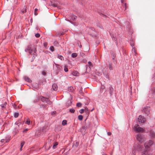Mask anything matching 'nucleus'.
<instances>
[{"label":"nucleus","mask_w":155,"mask_h":155,"mask_svg":"<svg viewBox=\"0 0 155 155\" xmlns=\"http://www.w3.org/2000/svg\"><path fill=\"white\" fill-rule=\"evenodd\" d=\"M25 51H28L30 54L31 55H33L34 57H35L37 56L36 53V49L34 47H31L30 46H28L27 49L25 50Z\"/></svg>","instance_id":"obj_1"},{"label":"nucleus","mask_w":155,"mask_h":155,"mask_svg":"<svg viewBox=\"0 0 155 155\" xmlns=\"http://www.w3.org/2000/svg\"><path fill=\"white\" fill-rule=\"evenodd\" d=\"M153 143V142L151 140H149L147 144V143H145L144 146L146 150H145L144 151V152L143 153V154L141 155H150V154H148V151L147 150H148L149 151V150H150V148L149 147L152 145Z\"/></svg>","instance_id":"obj_2"},{"label":"nucleus","mask_w":155,"mask_h":155,"mask_svg":"<svg viewBox=\"0 0 155 155\" xmlns=\"http://www.w3.org/2000/svg\"><path fill=\"white\" fill-rule=\"evenodd\" d=\"M144 147L140 144H135L134 146V149L133 150L132 153L134 154L135 153V150L138 151H142Z\"/></svg>","instance_id":"obj_3"},{"label":"nucleus","mask_w":155,"mask_h":155,"mask_svg":"<svg viewBox=\"0 0 155 155\" xmlns=\"http://www.w3.org/2000/svg\"><path fill=\"white\" fill-rule=\"evenodd\" d=\"M133 129L136 133L142 132L144 131V128L140 127L138 124H136L134 127Z\"/></svg>","instance_id":"obj_4"},{"label":"nucleus","mask_w":155,"mask_h":155,"mask_svg":"<svg viewBox=\"0 0 155 155\" xmlns=\"http://www.w3.org/2000/svg\"><path fill=\"white\" fill-rule=\"evenodd\" d=\"M136 138L137 140L140 142H142L144 141L145 138L143 135L138 134L136 136Z\"/></svg>","instance_id":"obj_5"},{"label":"nucleus","mask_w":155,"mask_h":155,"mask_svg":"<svg viewBox=\"0 0 155 155\" xmlns=\"http://www.w3.org/2000/svg\"><path fill=\"white\" fill-rule=\"evenodd\" d=\"M150 108L149 106L144 107L142 110V112H144L147 115L150 114Z\"/></svg>","instance_id":"obj_6"},{"label":"nucleus","mask_w":155,"mask_h":155,"mask_svg":"<svg viewBox=\"0 0 155 155\" xmlns=\"http://www.w3.org/2000/svg\"><path fill=\"white\" fill-rule=\"evenodd\" d=\"M41 100L43 102L46 103L48 104H51L52 102L48 98L42 97L41 98Z\"/></svg>","instance_id":"obj_7"},{"label":"nucleus","mask_w":155,"mask_h":155,"mask_svg":"<svg viewBox=\"0 0 155 155\" xmlns=\"http://www.w3.org/2000/svg\"><path fill=\"white\" fill-rule=\"evenodd\" d=\"M138 121L139 122L143 123L146 120V118L141 115H140L138 118Z\"/></svg>","instance_id":"obj_8"},{"label":"nucleus","mask_w":155,"mask_h":155,"mask_svg":"<svg viewBox=\"0 0 155 155\" xmlns=\"http://www.w3.org/2000/svg\"><path fill=\"white\" fill-rule=\"evenodd\" d=\"M21 128H18L17 126L15 127L14 130L13 132V134L14 135H15L16 134L18 133L19 130H21Z\"/></svg>","instance_id":"obj_9"},{"label":"nucleus","mask_w":155,"mask_h":155,"mask_svg":"<svg viewBox=\"0 0 155 155\" xmlns=\"http://www.w3.org/2000/svg\"><path fill=\"white\" fill-rule=\"evenodd\" d=\"M58 86L56 84H54L52 85V90L53 91H56L58 89Z\"/></svg>","instance_id":"obj_10"},{"label":"nucleus","mask_w":155,"mask_h":155,"mask_svg":"<svg viewBox=\"0 0 155 155\" xmlns=\"http://www.w3.org/2000/svg\"><path fill=\"white\" fill-rule=\"evenodd\" d=\"M150 136L151 138H155V134L153 131H150Z\"/></svg>","instance_id":"obj_11"},{"label":"nucleus","mask_w":155,"mask_h":155,"mask_svg":"<svg viewBox=\"0 0 155 155\" xmlns=\"http://www.w3.org/2000/svg\"><path fill=\"white\" fill-rule=\"evenodd\" d=\"M109 91H110V94L111 95H112L113 92L114 91V88L112 87L111 86H110L109 87Z\"/></svg>","instance_id":"obj_12"},{"label":"nucleus","mask_w":155,"mask_h":155,"mask_svg":"<svg viewBox=\"0 0 155 155\" xmlns=\"http://www.w3.org/2000/svg\"><path fill=\"white\" fill-rule=\"evenodd\" d=\"M16 127H18V128H19V126L21 124V122L19 120L16 121L15 123Z\"/></svg>","instance_id":"obj_13"},{"label":"nucleus","mask_w":155,"mask_h":155,"mask_svg":"<svg viewBox=\"0 0 155 155\" xmlns=\"http://www.w3.org/2000/svg\"><path fill=\"white\" fill-rule=\"evenodd\" d=\"M24 79L25 81L28 82H31V80H30L28 77L26 76H24Z\"/></svg>","instance_id":"obj_14"},{"label":"nucleus","mask_w":155,"mask_h":155,"mask_svg":"<svg viewBox=\"0 0 155 155\" xmlns=\"http://www.w3.org/2000/svg\"><path fill=\"white\" fill-rule=\"evenodd\" d=\"M72 74L73 76H76L79 75V73L78 71H74L72 72Z\"/></svg>","instance_id":"obj_15"},{"label":"nucleus","mask_w":155,"mask_h":155,"mask_svg":"<svg viewBox=\"0 0 155 155\" xmlns=\"http://www.w3.org/2000/svg\"><path fill=\"white\" fill-rule=\"evenodd\" d=\"M57 58H58L60 59L61 61H63L64 60V57L61 55L58 54Z\"/></svg>","instance_id":"obj_16"},{"label":"nucleus","mask_w":155,"mask_h":155,"mask_svg":"<svg viewBox=\"0 0 155 155\" xmlns=\"http://www.w3.org/2000/svg\"><path fill=\"white\" fill-rule=\"evenodd\" d=\"M74 90L73 87L71 86L68 87V90L69 91L73 92Z\"/></svg>","instance_id":"obj_17"},{"label":"nucleus","mask_w":155,"mask_h":155,"mask_svg":"<svg viewBox=\"0 0 155 155\" xmlns=\"http://www.w3.org/2000/svg\"><path fill=\"white\" fill-rule=\"evenodd\" d=\"M48 129V127L47 126H45L43 127L42 128L43 131L44 132L46 131Z\"/></svg>","instance_id":"obj_18"},{"label":"nucleus","mask_w":155,"mask_h":155,"mask_svg":"<svg viewBox=\"0 0 155 155\" xmlns=\"http://www.w3.org/2000/svg\"><path fill=\"white\" fill-rule=\"evenodd\" d=\"M77 56V54L75 53H73L71 54V57L72 58H74Z\"/></svg>","instance_id":"obj_19"},{"label":"nucleus","mask_w":155,"mask_h":155,"mask_svg":"<svg viewBox=\"0 0 155 155\" xmlns=\"http://www.w3.org/2000/svg\"><path fill=\"white\" fill-rule=\"evenodd\" d=\"M25 142L24 141H22L21 142V147H20V150H21L23 146L25 144Z\"/></svg>","instance_id":"obj_20"},{"label":"nucleus","mask_w":155,"mask_h":155,"mask_svg":"<svg viewBox=\"0 0 155 155\" xmlns=\"http://www.w3.org/2000/svg\"><path fill=\"white\" fill-rule=\"evenodd\" d=\"M67 121L66 120H64L62 123V125H65L67 124Z\"/></svg>","instance_id":"obj_21"},{"label":"nucleus","mask_w":155,"mask_h":155,"mask_svg":"<svg viewBox=\"0 0 155 155\" xmlns=\"http://www.w3.org/2000/svg\"><path fill=\"white\" fill-rule=\"evenodd\" d=\"M69 111L71 113H73L75 112V110L73 108L69 109Z\"/></svg>","instance_id":"obj_22"},{"label":"nucleus","mask_w":155,"mask_h":155,"mask_svg":"<svg viewBox=\"0 0 155 155\" xmlns=\"http://www.w3.org/2000/svg\"><path fill=\"white\" fill-rule=\"evenodd\" d=\"M14 117L15 118H17L18 117L19 114L18 113H15L14 114Z\"/></svg>","instance_id":"obj_23"},{"label":"nucleus","mask_w":155,"mask_h":155,"mask_svg":"<svg viewBox=\"0 0 155 155\" xmlns=\"http://www.w3.org/2000/svg\"><path fill=\"white\" fill-rule=\"evenodd\" d=\"M83 117L81 115H79L78 116V119L80 120H82L83 119Z\"/></svg>","instance_id":"obj_24"},{"label":"nucleus","mask_w":155,"mask_h":155,"mask_svg":"<svg viewBox=\"0 0 155 155\" xmlns=\"http://www.w3.org/2000/svg\"><path fill=\"white\" fill-rule=\"evenodd\" d=\"M38 10V9L37 8H35L34 9V15H37L38 14L37 12V11Z\"/></svg>","instance_id":"obj_25"},{"label":"nucleus","mask_w":155,"mask_h":155,"mask_svg":"<svg viewBox=\"0 0 155 155\" xmlns=\"http://www.w3.org/2000/svg\"><path fill=\"white\" fill-rule=\"evenodd\" d=\"M110 70H113V68L112 67L111 64H109L108 66Z\"/></svg>","instance_id":"obj_26"},{"label":"nucleus","mask_w":155,"mask_h":155,"mask_svg":"<svg viewBox=\"0 0 155 155\" xmlns=\"http://www.w3.org/2000/svg\"><path fill=\"white\" fill-rule=\"evenodd\" d=\"M7 104V103L6 102H5L4 104H2L1 105V106L2 108H4L6 106Z\"/></svg>","instance_id":"obj_27"},{"label":"nucleus","mask_w":155,"mask_h":155,"mask_svg":"<svg viewBox=\"0 0 155 155\" xmlns=\"http://www.w3.org/2000/svg\"><path fill=\"white\" fill-rule=\"evenodd\" d=\"M58 145V143H57V142L55 143L53 146V149H55L56 148V146Z\"/></svg>","instance_id":"obj_28"},{"label":"nucleus","mask_w":155,"mask_h":155,"mask_svg":"<svg viewBox=\"0 0 155 155\" xmlns=\"http://www.w3.org/2000/svg\"><path fill=\"white\" fill-rule=\"evenodd\" d=\"M21 12L22 13H24L26 12V9L25 8H24L21 10Z\"/></svg>","instance_id":"obj_29"},{"label":"nucleus","mask_w":155,"mask_h":155,"mask_svg":"<svg viewBox=\"0 0 155 155\" xmlns=\"http://www.w3.org/2000/svg\"><path fill=\"white\" fill-rule=\"evenodd\" d=\"M132 52L134 53L135 55H136V50H135V48H134L133 47L132 49Z\"/></svg>","instance_id":"obj_30"},{"label":"nucleus","mask_w":155,"mask_h":155,"mask_svg":"<svg viewBox=\"0 0 155 155\" xmlns=\"http://www.w3.org/2000/svg\"><path fill=\"white\" fill-rule=\"evenodd\" d=\"M5 143L8 142L10 140V138L9 137H6L5 139Z\"/></svg>","instance_id":"obj_31"},{"label":"nucleus","mask_w":155,"mask_h":155,"mask_svg":"<svg viewBox=\"0 0 155 155\" xmlns=\"http://www.w3.org/2000/svg\"><path fill=\"white\" fill-rule=\"evenodd\" d=\"M64 70L65 72H67L68 71V68L66 66L64 67Z\"/></svg>","instance_id":"obj_32"},{"label":"nucleus","mask_w":155,"mask_h":155,"mask_svg":"<svg viewBox=\"0 0 155 155\" xmlns=\"http://www.w3.org/2000/svg\"><path fill=\"white\" fill-rule=\"evenodd\" d=\"M50 50L52 51H54V48L53 46H51L50 48Z\"/></svg>","instance_id":"obj_33"},{"label":"nucleus","mask_w":155,"mask_h":155,"mask_svg":"<svg viewBox=\"0 0 155 155\" xmlns=\"http://www.w3.org/2000/svg\"><path fill=\"white\" fill-rule=\"evenodd\" d=\"M18 4V1L17 0H14V5L16 6Z\"/></svg>","instance_id":"obj_34"},{"label":"nucleus","mask_w":155,"mask_h":155,"mask_svg":"<svg viewBox=\"0 0 155 155\" xmlns=\"http://www.w3.org/2000/svg\"><path fill=\"white\" fill-rule=\"evenodd\" d=\"M12 107L15 109L17 108V107L16 105L15 104H12Z\"/></svg>","instance_id":"obj_35"},{"label":"nucleus","mask_w":155,"mask_h":155,"mask_svg":"<svg viewBox=\"0 0 155 155\" xmlns=\"http://www.w3.org/2000/svg\"><path fill=\"white\" fill-rule=\"evenodd\" d=\"M88 64L90 67L92 66V63L91 61H89L88 62Z\"/></svg>","instance_id":"obj_36"},{"label":"nucleus","mask_w":155,"mask_h":155,"mask_svg":"<svg viewBox=\"0 0 155 155\" xmlns=\"http://www.w3.org/2000/svg\"><path fill=\"white\" fill-rule=\"evenodd\" d=\"M71 16L72 17V19L73 20H75L77 18V17L75 15H72Z\"/></svg>","instance_id":"obj_37"},{"label":"nucleus","mask_w":155,"mask_h":155,"mask_svg":"<svg viewBox=\"0 0 155 155\" xmlns=\"http://www.w3.org/2000/svg\"><path fill=\"white\" fill-rule=\"evenodd\" d=\"M25 123L26 124H28V125H29L30 124V121L29 120H27L26 121Z\"/></svg>","instance_id":"obj_38"},{"label":"nucleus","mask_w":155,"mask_h":155,"mask_svg":"<svg viewBox=\"0 0 155 155\" xmlns=\"http://www.w3.org/2000/svg\"><path fill=\"white\" fill-rule=\"evenodd\" d=\"M81 106V104L80 103H78L77 104V106L78 107H80Z\"/></svg>","instance_id":"obj_39"},{"label":"nucleus","mask_w":155,"mask_h":155,"mask_svg":"<svg viewBox=\"0 0 155 155\" xmlns=\"http://www.w3.org/2000/svg\"><path fill=\"white\" fill-rule=\"evenodd\" d=\"M84 110L83 109H81L79 110V112L81 113H83L84 112Z\"/></svg>","instance_id":"obj_40"},{"label":"nucleus","mask_w":155,"mask_h":155,"mask_svg":"<svg viewBox=\"0 0 155 155\" xmlns=\"http://www.w3.org/2000/svg\"><path fill=\"white\" fill-rule=\"evenodd\" d=\"M35 36L37 38H39L40 37V34L39 33H37L35 34Z\"/></svg>","instance_id":"obj_41"},{"label":"nucleus","mask_w":155,"mask_h":155,"mask_svg":"<svg viewBox=\"0 0 155 155\" xmlns=\"http://www.w3.org/2000/svg\"><path fill=\"white\" fill-rule=\"evenodd\" d=\"M84 110L87 113H88L89 112V110L88 108H85Z\"/></svg>","instance_id":"obj_42"},{"label":"nucleus","mask_w":155,"mask_h":155,"mask_svg":"<svg viewBox=\"0 0 155 155\" xmlns=\"http://www.w3.org/2000/svg\"><path fill=\"white\" fill-rule=\"evenodd\" d=\"M28 130V128L25 129H24V130L23 131V132L24 133H26Z\"/></svg>","instance_id":"obj_43"},{"label":"nucleus","mask_w":155,"mask_h":155,"mask_svg":"<svg viewBox=\"0 0 155 155\" xmlns=\"http://www.w3.org/2000/svg\"><path fill=\"white\" fill-rule=\"evenodd\" d=\"M56 111H53V112H52L51 113V114L52 115L55 114H56Z\"/></svg>","instance_id":"obj_44"},{"label":"nucleus","mask_w":155,"mask_h":155,"mask_svg":"<svg viewBox=\"0 0 155 155\" xmlns=\"http://www.w3.org/2000/svg\"><path fill=\"white\" fill-rule=\"evenodd\" d=\"M1 142L2 143H5V139H2L1 140Z\"/></svg>","instance_id":"obj_45"},{"label":"nucleus","mask_w":155,"mask_h":155,"mask_svg":"<svg viewBox=\"0 0 155 155\" xmlns=\"http://www.w3.org/2000/svg\"><path fill=\"white\" fill-rule=\"evenodd\" d=\"M104 88V86H102L101 87V91L102 90H103Z\"/></svg>","instance_id":"obj_46"},{"label":"nucleus","mask_w":155,"mask_h":155,"mask_svg":"<svg viewBox=\"0 0 155 155\" xmlns=\"http://www.w3.org/2000/svg\"><path fill=\"white\" fill-rule=\"evenodd\" d=\"M116 57V55L114 54H113L112 55V58L113 59H114Z\"/></svg>","instance_id":"obj_47"},{"label":"nucleus","mask_w":155,"mask_h":155,"mask_svg":"<svg viewBox=\"0 0 155 155\" xmlns=\"http://www.w3.org/2000/svg\"><path fill=\"white\" fill-rule=\"evenodd\" d=\"M54 64H55V65L57 67H58V66H60V65H59L58 64H56L55 63H54Z\"/></svg>","instance_id":"obj_48"},{"label":"nucleus","mask_w":155,"mask_h":155,"mask_svg":"<svg viewBox=\"0 0 155 155\" xmlns=\"http://www.w3.org/2000/svg\"><path fill=\"white\" fill-rule=\"evenodd\" d=\"M54 44H55V45H56V44H57V45L58 44V42H57V41H54Z\"/></svg>","instance_id":"obj_49"},{"label":"nucleus","mask_w":155,"mask_h":155,"mask_svg":"<svg viewBox=\"0 0 155 155\" xmlns=\"http://www.w3.org/2000/svg\"><path fill=\"white\" fill-rule=\"evenodd\" d=\"M107 134L108 135L110 136L111 135V133L110 132H107Z\"/></svg>","instance_id":"obj_50"},{"label":"nucleus","mask_w":155,"mask_h":155,"mask_svg":"<svg viewBox=\"0 0 155 155\" xmlns=\"http://www.w3.org/2000/svg\"><path fill=\"white\" fill-rule=\"evenodd\" d=\"M85 128H86V127H85V126H83V127H82V128H83V129H85Z\"/></svg>","instance_id":"obj_51"},{"label":"nucleus","mask_w":155,"mask_h":155,"mask_svg":"<svg viewBox=\"0 0 155 155\" xmlns=\"http://www.w3.org/2000/svg\"><path fill=\"white\" fill-rule=\"evenodd\" d=\"M124 6L125 7V10L126 9V3H125L124 5Z\"/></svg>","instance_id":"obj_52"},{"label":"nucleus","mask_w":155,"mask_h":155,"mask_svg":"<svg viewBox=\"0 0 155 155\" xmlns=\"http://www.w3.org/2000/svg\"><path fill=\"white\" fill-rule=\"evenodd\" d=\"M90 29H91L93 31H94V28H91Z\"/></svg>","instance_id":"obj_53"},{"label":"nucleus","mask_w":155,"mask_h":155,"mask_svg":"<svg viewBox=\"0 0 155 155\" xmlns=\"http://www.w3.org/2000/svg\"><path fill=\"white\" fill-rule=\"evenodd\" d=\"M42 74H44V75H45V72H42Z\"/></svg>","instance_id":"obj_54"},{"label":"nucleus","mask_w":155,"mask_h":155,"mask_svg":"<svg viewBox=\"0 0 155 155\" xmlns=\"http://www.w3.org/2000/svg\"><path fill=\"white\" fill-rule=\"evenodd\" d=\"M81 47H82V46H81V45H80V46H79V47H80V48H81Z\"/></svg>","instance_id":"obj_55"},{"label":"nucleus","mask_w":155,"mask_h":155,"mask_svg":"<svg viewBox=\"0 0 155 155\" xmlns=\"http://www.w3.org/2000/svg\"><path fill=\"white\" fill-rule=\"evenodd\" d=\"M54 6L55 7H57V5H54Z\"/></svg>","instance_id":"obj_56"},{"label":"nucleus","mask_w":155,"mask_h":155,"mask_svg":"<svg viewBox=\"0 0 155 155\" xmlns=\"http://www.w3.org/2000/svg\"><path fill=\"white\" fill-rule=\"evenodd\" d=\"M69 102H70V104H71V102H72L71 101H70Z\"/></svg>","instance_id":"obj_57"},{"label":"nucleus","mask_w":155,"mask_h":155,"mask_svg":"<svg viewBox=\"0 0 155 155\" xmlns=\"http://www.w3.org/2000/svg\"><path fill=\"white\" fill-rule=\"evenodd\" d=\"M32 19H31V22H32Z\"/></svg>","instance_id":"obj_58"}]
</instances>
